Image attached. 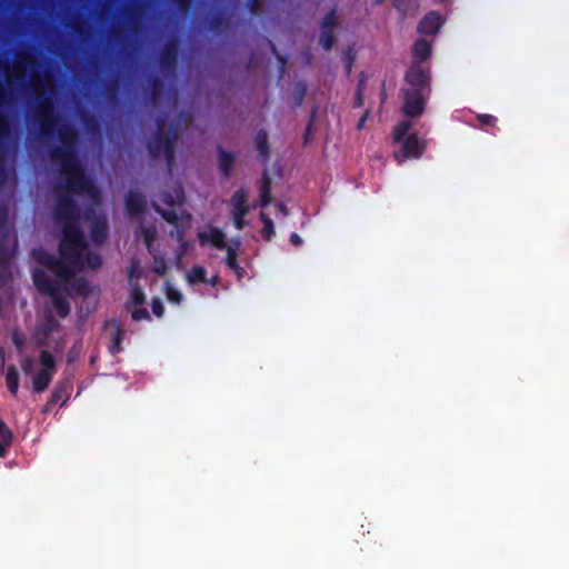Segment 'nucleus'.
Masks as SVG:
<instances>
[{
    "mask_svg": "<svg viewBox=\"0 0 569 569\" xmlns=\"http://www.w3.org/2000/svg\"><path fill=\"white\" fill-rule=\"evenodd\" d=\"M58 137L60 144L51 146L48 153L50 160L58 167L62 180L56 187L57 197L52 213L54 220L62 222L63 226L77 223L80 213L79 206L69 191L89 196H94L98 191L78 158L79 134L77 129L69 123H61L58 127Z\"/></svg>",
    "mask_w": 569,
    "mask_h": 569,
    "instance_id": "1",
    "label": "nucleus"
},
{
    "mask_svg": "<svg viewBox=\"0 0 569 569\" xmlns=\"http://www.w3.org/2000/svg\"><path fill=\"white\" fill-rule=\"evenodd\" d=\"M87 248L88 242L78 223H68L63 224L61 229V239L58 244L60 257L39 250L34 252V258L37 262L47 267L57 277L69 280L76 271L83 269V253Z\"/></svg>",
    "mask_w": 569,
    "mask_h": 569,
    "instance_id": "2",
    "label": "nucleus"
},
{
    "mask_svg": "<svg viewBox=\"0 0 569 569\" xmlns=\"http://www.w3.org/2000/svg\"><path fill=\"white\" fill-rule=\"evenodd\" d=\"M167 116L160 114L157 118V129L147 141V149L151 158L157 159L162 153L167 164L171 167L174 162V148L178 139V122H172L166 131Z\"/></svg>",
    "mask_w": 569,
    "mask_h": 569,
    "instance_id": "3",
    "label": "nucleus"
},
{
    "mask_svg": "<svg viewBox=\"0 0 569 569\" xmlns=\"http://www.w3.org/2000/svg\"><path fill=\"white\" fill-rule=\"evenodd\" d=\"M411 127V121L402 120L393 128V142L401 144V150L395 152L398 163L407 159H419L426 150V143L419 140L418 134L409 133Z\"/></svg>",
    "mask_w": 569,
    "mask_h": 569,
    "instance_id": "4",
    "label": "nucleus"
},
{
    "mask_svg": "<svg viewBox=\"0 0 569 569\" xmlns=\"http://www.w3.org/2000/svg\"><path fill=\"white\" fill-rule=\"evenodd\" d=\"M36 120L39 124V132L41 137L49 138L53 136L60 119L54 112L53 103L49 98H38Z\"/></svg>",
    "mask_w": 569,
    "mask_h": 569,
    "instance_id": "5",
    "label": "nucleus"
},
{
    "mask_svg": "<svg viewBox=\"0 0 569 569\" xmlns=\"http://www.w3.org/2000/svg\"><path fill=\"white\" fill-rule=\"evenodd\" d=\"M405 81L409 88L407 90H416L421 93L430 92L431 77L430 70L422 68L419 62H412L405 74Z\"/></svg>",
    "mask_w": 569,
    "mask_h": 569,
    "instance_id": "6",
    "label": "nucleus"
},
{
    "mask_svg": "<svg viewBox=\"0 0 569 569\" xmlns=\"http://www.w3.org/2000/svg\"><path fill=\"white\" fill-rule=\"evenodd\" d=\"M4 101V94H3V84L0 81V189L3 187L6 180H7V170H6V163H4V152H6V141L10 136L11 132V126L6 117V114L2 112V106Z\"/></svg>",
    "mask_w": 569,
    "mask_h": 569,
    "instance_id": "7",
    "label": "nucleus"
},
{
    "mask_svg": "<svg viewBox=\"0 0 569 569\" xmlns=\"http://www.w3.org/2000/svg\"><path fill=\"white\" fill-rule=\"evenodd\" d=\"M403 103L401 111L406 117L418 118L426 109L427 93L417 92L416 90L402 89Z\"/></svg>",
    "mask_w": 569,
    "mask_h": 569,
    "instance_id": "8",
    "label": "nucleus"
},
{
    "mask_svg": "<svg viewBox=\"0 0 569 569\" xmlns=\"http://www.w3.org/2000/svg\"><path fill=\"white\" fill-rule=\"evenodd\" d=\"M179 47L174 39L168 40L159 52V64L162 71H173L178 62Z\"/></svg>",
    "mask_w": 569,
    "mask_h": 569,
    "instance_id": "9",
    "label": "nucleus"
},
{
    "mask_svg": "<svg viewBox=\"0 0 569 569\" xmlns=\"http://www.w3.org/2000/svg\"><path fill=\"white\" fill-rule=\"evenodd\" d=\"M198 241L200 246L211 243L218 250L227 248L226 234L218 227L209 226L207 230L198 233Z\"/></svg>",
    "mask_w": 569,
    "mask_h": 569,
    "instance_id": "10",
    "label": "nucleus"
},
{
    "mask_svg": "<svg viewBox=\"0 0 569 569\" xmlns=\"http://www.w3.org/2000/svg\"><path fill=\"white\" fill-rule=\"evenodd\" d=\"M32 280L39 292L43 295H53L59 290V284L41 268L32 271Z\"/></svg>",
    "mask_w": 569,
    "mask_h": 569,
    "instance_id": "11",
    "label": "nucleus"
},
{
    "mask_svg": "<svg viewBox=\"0 0 569 569\" xmlns=\"http://www.w3.org/2000/svg\"><path fill=\"white\" fill-rule=\"evenodd\" d=\"M124 206L130 217H137L146 211L147 201L139 191L129 190L124 198Z\"/></svg>",
    "mask_w": 569,
    "mask_h": 569,
    "instance_id": "12",
    "label": "nucleus"
},
{
    "mask_svg": "<svg viewBox=\"0 0 569 569\" xmlns=\"http://www.w3.org/2000/svg\"><path fill=\"white\" fill-rule=\"evenodd\" d=\"M103 327L106 330L109 328L111 329V342L109 346V352L111 355L120 353L122 351L121 342L124 337V330L122 329L120 322L116 319H111L106 321Z\"/></svg>",
    "mask_w": 569,
    "mask_h": 569,
    "instance_id": "13",
    "label": "nucleus"
},
{
    "mask_svg": "<svg viewBox=\"0 0 569 569\" xmlns=\"http://www.w3.org/2000/svg\"><path fill=\"white\" fill-rule=\"evenodd\" d=\"M443 23L442 17L437 11L427 13L418 24V32L426 36L436 34Z\"/></svg>",
    "mask_w": 569,
    "mask_h": 569,
    "instance_id": "14",
    "label": "nucleus"
},
{
    "mask_svg": "<svg viewBox=\"0 0 569 569\" xmlns=\"http://www.w3.org/2000/svg\"><path fill=\"white\" fill-rule=\"evenodd\" d=\"M90 239L96 246H101L108 238V223L104 217L94 218L89 227Z\"/></svg>",
    "mask_w": 569,
    "mask_h": 569,
    "instance_id": "15",
    "label": "nucleus"
},
{
    "mask_svg": "<svg viewBox=\"0 0 569 569\" xmlns=\"http://www.w3.org/2000/svg\"><path fill=\"white\" fill-rule=\"evenodd\" d=\"M72 389H73V385L70 379H64V380L60 381L54 387V389L51 393V398L48 401L47 406L56 405L58 402H61V405H64L69 400Z\"/></svg>",
    "mask_w": 569,
    "mask_h": 569,
    "instance_id": "16",
    "label": "nucleus"
},
{
    "mask_svg": "<svg viewBox=\"0 0 569 569\" xmlns=\"http://www.w3.org/2000/svg\"><path fill=\"white\" fill-rule=\"evenodd\" d=\"M240 247V241L233 240L232 244L227 246L226 249V264L229 269H231L239 279H241L244 274V269L238 263V249Z\"/></svg>",
    "mask_w": 569,
    "mask_h": 569,
    "instance_id": "17",
    "label": "nucleus"
},
{
    "mask_svg": "<svg viewBox=\"0 0 569 569\" xmlns=\"http://www.w3.org/2000/svg\"><path fill=\"white\" fill-rule=\"evenodd\" d=\"M218 167L223 178L228 179L233 169L236 158L231 152L226 151L222 147L217 148Z\"/></svg>",
    "mask_w": 569,
    "mask_h": 569,
    "instance_id": "18",
    "label": "nucleus"
},
{
    "mask_svg": "<svg viewBox=\"0 0 569 569\" xmlns=\"http://www.w3.org/2000/svg\"><path fill=\"white\" fill-rule=\"evenodd\" d=\"M248 201V191L243 187L239 188L232 194L230 199L231 211H243L244 213L250 212V208L247 203Z\"/></svg>",
    "mask_w": 569,
    "mask_h": 569,
    "instance_id": "19",
    "label": "nucleus"
},
{
    "mask_svg": "<svg viewBox=\"0 0 569 569\" xmlns=\"http://www.w3.org/2000/svg\"><path fill=\"white\" fill-rule=\"evenodd\" d=\"M254 146L263 163H267L270 158V148L266 130L261 129L257 132L254 137Z\"/></svg>",
    "mask_w": 569,
    "mask_h": 569,
    "instance_id": "20",
    "label": "nucleus"
},
{
    "mask_svg": "<svg viewBox=\"0 0 569 569\" xmlns=\"http://www.w3.org/2000/svg\"><path fill=\"white\" fill-rule=\"evenodd\" d=\"M56 372L40 369L32 378L33 391L43 392L50 385Z\"/></svg>",
    "mask_w": 569,
    "mask_h": 569,
    "instance_id": "21",
    "label": "nucleus"
},
{
    "mask_svg": "<svg viewBox=\"0 0 569 569\" xmlns=\"http://www.w3.org/2000/svg\"><path fill=\"white\" fill-rule=\"evenodd\" d=\"M412 53L413 57L417 59L416 62H419L420 64L421 62L429 59L431 54V46L429 41H427L423 38L417 39L412 46Z\"/></svg>",
    "mask_w": 569,
    "mask_h": 569,
    "instance_id": "22",
    "label": "nucleus"
},
{
    "mask_svg": "<svg viewBox=\"0 0 569 569\" xmlns=\"http://www.w3.org/2000/svg\"><path fill=\"white\" fill-rule=\"evenodd\" d=\"M160 200L169 207H173L176 204L181 206L184 202L183 188L178 186L174 188L173 192L162 191L160 194Z\"/></svg>",
    "mask_w": 569,
    "mask_h": 569,
    "instance_id": "23",
    "label": "nucleus"
},
{
    "mask_svg": "<svg viewBox=\"0 0 569 569\" xmlns=\"http://www.w3.org/2000/svg\"><path fill=\"white\" fill-rule=\"evenodd\" d=\"M259 193L260 206L266 208L271 202V178L267 171L262 173Z\"/></svg>",
    "mask_w": 569,
    "mask_h": 569,
    "instance_id": "24",
    "label": "nucleus"
},
{
    "mask_svg": "<svg viewBox=\"0 0 569 569\" xmlns=\"http://www.w3.org/2000/svg\"><path fill=\"white\" fill-rule=\"evenodd\" d=\"M12 431L7 427L3 420L0 419V458H4L8 449L12 443Z\"/></svg>",
    "mask_w": 569,
    "mask_h": 569,
    "instance_id": "25",
    "label": "nucleus"
},
{
    "mask_svg": "<svg viewBox=\"0 0 569 569\" xmlns=\"http://www.w3.org/2000/svg\"><path fill=\"white\" fill-rule=\"evenodd\" d=\"M149 83V99L151 102L157 103L163 94L164 83L161 78L154 76L148 81Z\"/></svg>",
    "mask_w": 569,
    "mask_h": 569,
    "instance_id": "26",
    "label": "nucleus"
},
{
    "mask_svg": "<svg viewBox=\"0 0 569 569\" xmlns=\"http://www.w3.org/2000/svg\"><path fill=\"white\" fill-rule=\"evenodd\" d=\"M6 385L9 392L12 396H16L19 390V371L14 365H11L7 369L6 373Z\"/></svg>",
    "mask_w": 569,
    "mask_h": 569,
    "instance_id": "27",
    "label": "nucleus"
},
{
    "mask_svg": "<svg viewBox=\"0 0 569 569\" xmlns=\"http://www.w3.org/2000/svg\"><path fill=\"white\" fill-rule=\"evenodd\" d=\"M50 297L52 298V305L57 315L60 318H66L70 312V305L68 300L59 293V290L56 291V293L50 295Z\"/></svg>",
    "mask_w": 569,
    "mask_h": 569,
    "instance_id": "28",
    "label": "nucleus"
},
{
    "mask_svg": "<svg viewBox=\"0 0 569 569\" xmlns=\"http://www.w3.org/2000/svg\"><path fill=\"white\" fill-rule=\"evenodd\" d=\"M187 280L190 284L206 283L207 270L202 266H193L187 273Z\"/></svg>",
    "mask_w": 569,
    "mask_h": 569,
    "instance_id": "29",
    "label": "nucleus"
},
{
    "mask_svg": "<svg viewBox=\"0 0 569 569\" xmlns=\"http://www.w3.org/2000/svg\"><path fill=\"white\" fill-rule=\"evenodd\" d=\"M152 209L159 213L164 221L178 228L179 216L174 209H162L156 201L151 203Z\"/></svg>",
    "mask_w": 569,
    "mask_h": 569,
    "instance_id": "30",
    "label": "nucleus"
},
{
    "mask_svg": "<svg viewBox=\"0 0 569 569\" xmlns=\"http://www.w3.org/2000/svg\"><path fill=\"white\" fill-rule=\"evenodd\" d=\"M260 220L263 224L261 236L266 241H270L274 236V224L272 219L264 212H260Z\"/></svg>",
    "mask_w": 569,
    "mask_h": 569,
    "instance_id": "31",
    "label": "nucleus"
},
{
    "mask_svg": "<svg viewBox=\"0 0 569 569\" xmlns=\"http://www.w3.org/2000/svg\"><path fill=\"white\" fill-rule=\"evenodd\" d=\"M207 26L212 32H221L227 27V18L222 13L213 14L208 19Z\"/></svg>",
    "mask_w": 569,
    "mask_h": 569,
    "instance_id": "32",
    "label": "nucleus"
},
{
    "mask_svg": "<svg viewBox=\"0 0 569 569\" xmlns=\"http://www.w3.org/2000/svg\"><path fill=\"white\" fill-rule=\"evenodd\" d=\"M81 121L86 128V130L92 134H100L101 128L98 119L92 114H82Z\"/></svg>",
    "mask_w": 569,
    "mask_h": 569,
    "instance_id": "33",
    "label": "nucleus"
},
{
    "mask_svg": "<svg viewBox=\"0 0 569 569\" xmlns=\"http://www.w3.org/2000/svg\"><path fill=\"white\" fill-rule=\"evenodd\" d=\"M8 219V209L6 204L0 203V243H8L9 231L6 227Z\"/></svg>",
    "mask_w": 569,
    "mask_h": 569,
    "instance_id": "34",
    "label": "nucleus"
},
{
    "mask_svg": "<svg viewBox=\"0 0 569 569\" xmlns=\"http://www.w3.org/2000/svg\"><path fill=\"white\" fill-rule=\"evenodd\" d=\"M39 361H40V363L42 366L41 369L48 370V371H51V372H56L57 371L56 359H54V357L52 356V353L50 351L41 350L40 357H39Z\"/></svg>",
    "mask_w": 569,
    "mask_h": 569,
    "instance_id": "35",
    "label": "nucleus"
},
{
    "mask_svg": "<svg viewBox=\"0 0 569 569\" xmlns=\"http://www.w3.org/2000/svg\"><path fill=\"white\" fill-rule=\"evenodd\" d=\"M14 253V248H10L8 243H0V268H8Z\"/></svg>",
    "mask_w": 569,
    "mask_h": 569,
    "instance_id": "36",
    "label": "nucleus"
},
{
    "mask_svg": "<svg viewBox=\"0 0 569 569\" xmlns=\"http://www.w3.org/2000/svg\"><path fill=\"white\" fill-rule=\"evenodd\" d=\"M307 94V84L302 81H299L293 87V107H300L305 100V97Z\"/></svg>",
    "mask_w": 569,
    "mask_h": 569,
    "instance_id": "37",
    "label": "nucleus"
},
{
    "mask_svg": "<svg viewBox=\"0 0 569 569\" xmlns=\"http://www.w3.org/2000/svg\"><path fill=\"white\" fill-rule=\"evenodd\" d=\"M83 260L84 266L89 267L90 269H98L102 264V258L99 253L92 252V251H84L83 253Z\"/></svg>",
    "mask_w": 569,
    "mask_h": 569,
    "instance_id": "38",
    "label": "nucleus"
},
{
    "mask_svg": "<svg viewBox=\"0 0 569 569\" xmlns=\"http://www.w3.org/2000/svg\"><path fill=\"white\" fill-rule=\"evenodd\" d=\"M337 24H338L337 10H336V8H333L328 13H326V16L322 18L320 26H321L322 30H332L333 31L335 28L337 27Z\"/></svg>",
    "mask_w": 569,
    "mask_h": 569,
    "instance_id": "39",
    "label": "nucleus"
},
{
    "mask_svg": "<svg viewBox=\"0 0 569 569\" xmlns=\"http://www.w3.org/2000/svg\"><path fill=\"white\" fill-rule=\"evenodd\" d=\"M130 300L134 306H142L146 302V295L139 284L131 288Z\"/></svg>",
    "mask_w": 569,
    "mask_h": 569,
    "instance_id": "40",
    "label": "nucleus"
},
{
    "mask_svg": "<svg viewBox=\"0 0 569 569\" xmlns=\"http://www.w3.org/2000/svg\"><path fill=\"white\" fill-rule=\"evenodd\" d=\"M336 41L335 33L332 30H322L320 38H319V44L325 50H330L333 47V43Z\"/></svg>",
    "mask_w": 569,
    "mask_h": 569,
    "instance_id": "41",
    "label": "nucleus"
},
{
    "mask_svg": "<svg viewBox=\"0 0 569 569\" xmlns=\"http://www.w3.org/2000/svg\"><path fill=\"white\" fill-rule=\"evenodd\" d=\"M477 120H478L479 127L481 129L495 128L498 122L497 117H495L492 114H488V113L477 114Z\"/></svg>",
    "mask_w": 569,
    "mask_h": 569,
    "instance_id": "42",
    "label": "nucleus"
},
{
    "mask_svg": "<svg viewBox=\"0 0 569 569\" xmlns=\"http://www.w3.org/2000/svg\"><path fill=\"white\" fill-rule=\"evenodd\" d=\"M247 214L243 211H231L233 224L238 230H242L247 226L244 220Z\"/></svg>",
    "mask_w": 569,
    "mask_h": 569,
    "instance_id": "43",
    "label": "nucleus"
},
{
    "mask_svg": "<svg viewBox=\"0 0 569 569\" xmlns=\"http://www.w3.org/2000/svg\"><path fill=\"white\" fill-rule=\"evenodd\" d=\"M130 315L133 321L150 320V313L146 308H138L130 310Z\"/></svg>",
    "mask_w": 569,
    "mask_h": 569,
    "instance_id": "44",
    "label": "nucleus"
},
{
    "mask_svg": "<svg viewBox=\"0 0 569 569\" xmlns=\"http://www.w3.org/2000/svg\"><path fill=\"white\" fill-rule=\"evenodd\" d=\"M166 296L170 302L176 305H179L182 300V293L170 286L167 287Z\"/></svg>",
    "mask_w": 569,
    "mask_h": 569,
    "instance_id": "45",
    "label": "nucleus"
},
{
    "mask_svg": "<svg viewBox=\"0 0 569 569\" xmlns=\"http://www.w3.org/2000/svg\"><path fill=\"white\" fill-rule=\"evenodd\" d=\"M316 114H317V108H315L310 114V119L308 121V124H307V128H306V131L303 134L305 144H307L310 141V138L312 134V129H313V122L316 120Z\"/></svg>",
    "mask_w": 569,
    "mask_h": 569,
    "instance_id": "46",
    "label": "nucleus"
},
{
    "mask_svg": "<svg viewBox=\"0 0 569 569\" xmlns=\"http://www.w3.org/2000/svg\"><path fill=\"white\" fill-rule=\"evenodd\" d=\"M74 289L80 295H83V296L88 295L90 291L88 280L84 278L77 279L74 282Z\"/></svg>",
    "mask_w": 569,
    "mask_h": 569,
    "instance_id": "47",
    "label": "nucleus"
},
{
    "mask_svg": "<svg viewBox=\"0 0 569 569\" xmlns=\"http://www.w3.org/2000/svg\"><path fill=\"white\" fill-rule=\"evenodd\" d=\"M151 309L156 317L161 318L164 313V308L159 298H153L151 301Z\"/></svg>",
    "mask_w": 569,
    "mask_h": 569,
    "instance_id": "48",
    "label": "nucleus"
},
{
    "mask_svg": "<svg viewBox=\"0 0 569 569\" xmlns=\"http://www.w3.org/2000/svg\"><path fill=\"white\" fill-rule=\"evenodd\" d=\"M362 106H363V89H362V84L359 83L357 87V90H356L353 107L360 108Z\"/></svg>",
    "mask_w": 569,
    "mask_h": 569,
    "instance_id": "49",
    "label": "nucleus"
},
{
    "mask_svg": "<svg viewBox=\"0 0 569 569\" xmlns=\"http://www.w3.org/2000/svg\"><path fill=\"white\" fill-rule=\"evenodd\" d=\"M247 9L250 13H258L261 9V0H248Z\"/></svg>",
    "mask_w": 569,
    "mask_h": 569,
    "instance_id": "50",
    "label": "nucleus"
},
{
    "mask_svg": "<svg viewBox=\"0 0 569 569\" xmlns=\"http://www.w3.org/2000/svg\"><path fill=\"white\" fill-rule=\"evenodd\" d=\"M21 369L26 375H30L33 369V361L32 359L26 357L21 360Z\"/></svg>",
    "mask_w": 569,
    "mask_h": 569,
    "instance_id": "51",
    "label": "nucleus"
},
{
    "mask_svg": "<svg viewBox=\"0 0 569 569\" xmlns=\"http://www.w3.org/2000/svg\"><path fill=\"white\" fill-rule=\"evenodd\" d=\"M393 7L405 14L408 9V0H393Z\"/></svg>",
    "mask_w": 569,
    "mask_h": 569,
    "instance_id": "52",
    "label": "nucleus"
},
{
    "mask_svg": "<svg viewBox=\"0 0 569 569\" xmlns=\"http://www.w3.org/2000/svg\"><path fill=\"white\" fill-rule=\"evenodd\" d=\"M289 240H290V243H291L292 246H295V247H299V246H301V244H302V239H301V237H300L298 233H296V232H292V233L290 234Z\"/></svg>",
    "mask_w": 569,
    "mask_h": 569,
    "instance_id": "53",
    "label": "nucleus"
},
{
    "mask_svg": "<svg viewBox=\"0 0 569 569\" xmlns=\"http://www.w3.org/2000/svg\"><path fill=\"white\" fill-rule=\"evenodd\" d=\"M343 61L346 62L347 64V69H348V72H350L351 70V67H352V63H353V57L351 54V52H347L343 57Z\"/></svg>",
    "mask_w": 569,
    "mask_h": 569,
    "instance_id": "54",
    "label": "nucleus"
},
{
    "mask_svg": "<svg viewBox=\"0 0 569 569\" xmlns=\"http://www.w3.org/2000/svg\"><path fill=\"white\" fill-rule=\"evenodd\" d=\"M368 116H369V111H366L361 117L360 119L358 120V123H357V128L358 129H362L365 127V123L368 119Z\"/></svg>",
    "mask_w": 569,
    "mask_h": 569,
    "instance_id": "55",
    "label": "nucleus"
},
{
    "mask_svg": "<svg viewBox=\"0 0 569 569\" xmlns=\"http://www.w3.org/2000/svg\"><path fill=\"white\" fill-rule=\"evenodd\" d=\"M78 357V352L72 348L71 350H69L68 355H67V361L69 363L73 362Z\"/></svg>",
    "mask_w": 569,
    "mask_h": 569,
    "instance_id": "56",
    "label": "nucleus"
},
{
    "mask_svg": "<svg viewBox=\"0 0 569 569\" xmlns=\"http://www.w3.org/2000/svg\"><path fill=\"white\" fill-rule=\"evenodd\" d=\"M269 44H270V49H271V51H272V52L278 57V59H279L280 63H281L282 66H284V64H286V58L278 56V53H277V48H276V46H274L271 41H269Z\"/></svg>",
    "mask_w": 569,
    "mask_h": 569,
    "instance_id": "57",
    "label": "nucleus"
},
{
    "mask_svg": "<svg viewBox=\"0 0 569 569\" xmlns=\"http://www.w3.org/2000/svg\"><path fill=\"white\" fill-rule=\"evenodd\" d=\"M174 2L180 9H183L189 4L190 0H174Z\"/></svg>",
    "mask_w": 569,
    "mask_h": 569,
    "instance_id": "58",
    "label": "nucleus"
},
{
    "mask_svg": "<svg viewBox=\"0 0 569 569\" xmlns=\"http://www.w3.org/2000/svg\"><path fill=\"white\" fill-rule=\"evenodd\" d=\"M219 282V277L218 276H213L210 280H207L206 283H209L210 286L214 287L217 286Z\"/></svg>",
    "mask_w": 569,
    "mask_h": 569,
    "instance_id": "59",
    "label": "nucleus"
},
{
    "mask_svg": "<svg viewBox=\"0 0 569 569\" xmlns=\"http://www.w3.org/2000/svg\"><path fill=\"white\" fill-rule=\"evenodd\" d=\"M72 28H73V30H74L77 33H79V34H82V33H83V29H82V27H81L78 22H76V23L73 24V27H72Z\"/></svg>",
    "mask_w": 569,
    "mask_h": 569,
    "instance_id": "60",
    "label": "nucleus"
},
{
    "mask_svg": "<svg viewBox=\"0 0 569 569\" xmlns=\"http://www.w3.org/2000/svg\"><path fill=\"white\" fill-rule=\"evenodd\" d=\"M279 211H280L282 214H284V216H287V214H288V209H287V207H286L283 203H280V204H279Z\"/></svg>",
    "mask_w": 569,
    "mask_h": 569,
    "instance_id": "61",
    "label": "nucleus"
},
{
    "mask_svg": "<svg viewBox=\"0 0 569 569\" xmlns=\"http://www.w3.org/2000/svg\"><path fill=\"white\" fill-rule=\"evenodd\" d=\"M152 240H153V234L147 232L146 233V242H147V244H149Z\"/></svg>",
    "mask_w": 569,
    "mask_h": 569,
    "instance_id": "62",
    "label": "nucleus"
},
{
    "mask_svg": "<svg viewBox=\"0 0 569 569\" xmlns=\"http://www.w3.org/2000/svg\"><path fill=\"white\" fill-rule=\"evenodd\" d=\"M178 239H179V240H182V239H183V230L178 232Z\"/></svg>",
    "mask_w": 569,
    "mask_h": 569,
    "instance_id": "63",
    "label": "nucleus"
},
{
    "mask_svg": "<svg viewBox=\"0 0 569 569\" xmlns=\"http://www.w3.org/2000/svg\"><path fill=\"white\" fill-rule=\"evenodd\" d=\"M382 2H385V0H375V1H373V3H375L376 6L381 4Z\"/></svg>",
    "mask_w": 569,
    "mask_h": 569,
    "instance_id": "64",
    "label": "nucleus"
}]
</instances>
